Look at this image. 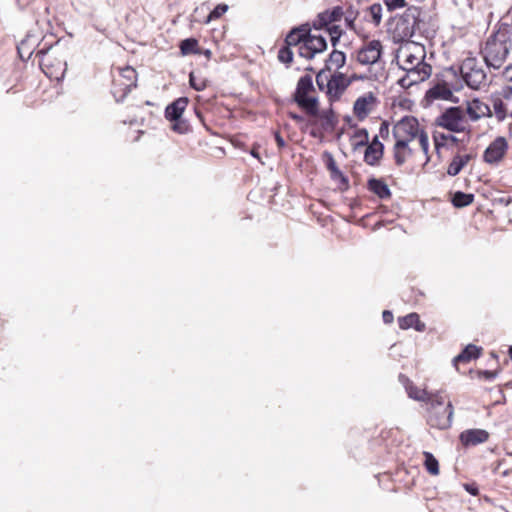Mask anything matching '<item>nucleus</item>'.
Returning a JSON list of instances; mask_svg holds the SVG:
<instances>
[{
    "mask_svg": "<svg viewBox=\"0 0 512 512\" xmlns=\"http://www.w3.org/2000/svg\"><path fill=\"white\" fill-rule=\"evenodd\" d=\"M512 47L509 25L501 24L486 40L481 55L487 67L500 69Z\"/></svg>",
    "mask_w": 512,
    "mask_h": 512,
    "instance_id": "f257e3e1",
    "label": "nucleus"
},
{
    "mask_svg": "<svg viewBox=\"0 0 512 512\" xmlns=\"http://www.w3.org/2000/svg\"><path fill=\"white\" fill-rule=\"evenodd\" d=\"M313 92H315V87L312 76L300 77L293 94V101L310 116L318 115L319 100L317 96L311 94Z\"/></svg>",
    "mask_w": 512,
    "mask_h": 512,
    "instance_id": "f03ea898",
    "label": "nucleus"
},
{
    "mask_svg": "<svg viewBox=\"0 0 512 512\" xmlns=\"http://www.w3.org/2000/svg\"><path fill=\"white\" fill-rule=\"evenodd\" d=\"M421 12L418 7L411 6L397 19L393 38L397 41H406L410 39L419 24Z\"/></svg>",
    "mask_w": 512,
    "mask_h": 512,
    "instance_id": "7ed1b4c3",
    "label": "nucleus"
},
{
    "mask_svg": "<svg viewBox=\"0 0 512 512\" xmlns=\"http://www.w3.org/2000/svg\"><path fill=\"white\" fill-rule=\"evenodd\" d=\"M435 126L453 133L470 132L467 127L465 114L461 107H449L436 117Z\"/></svg>",
    "mask_w": 512,
    "mask_h": 512,
    "instance_id": "20e7f679",
    "label": "nucleus"
},
{
    "mask_svg": "<svg viewBox=\"0 0 512 512\" xmlns=\"http://www.w3.org/2000/svg\"><path fill=\"white\" fill-rule=\"evenodd\" d=\"M425 48L414 42H406L397 50L396 59L401 69L427 64Z\"/></svg>",
    "mask_w": 512,
    "mask_h": 512,
    "instance_id": "39448f33",
    "label": "nucleus"
},
{
    "mask_svg": "<svg viewBox=\"0 0 512 512\" xmlns=\"http://www.w3.org/2000/svg\"><path fill=\"white\" fill-rule=\"evenodd\" d=\"M460 70L464 81L470 88L479 89L486 83L487 75L476 58H466Z\"/></svg>",
    "mask_w": 512,
    "mask_h": 512,
    "instance_id": "423d86ee",
    "label": "nucleus"
},
{
    "mask_svg": "<svg viewBox=\"0 0 512 512\" xmlns=\"http://www.w3.org/2000/svg\"><path fill=\"white\" fill-rule=\"evenodd\" d=\"M421 132L424 130L420 129L418 120L413 116L403 117L393 128L396 141H404L406 144L418 138Z\"/></svg>",
    "mask_w": 512,
    "mask_h": 512,
    "instance_id": "0eeeda50",
    "label": "nucleus"
},
{
    "mask_svg": "<svg viewBox=\"0 0 512 512\" xmlns=\"http://www.w3.org/2000/svg\"><path fill=\"white\" fill-rule=\"evenodd\" d=\"M402 70L405 71V75L398 80V84L405 89L425 81L432 73V67L429 64H422Z\"/></svg>",
    "mask_w": 512,
    "mask_h": 512,
    "instance_id": "6e6552de",
    "label": "nucleus"
},
{
    "mask_svg": "<svg viewBox=\"0 0 512 512\" xmlns=\"http://www.w3.org/2000/svg\"><path fill=\"white\" fill-rule=\"evenodd\" d=\"M382 50L379 40H371L357 51V61L361 65H374L380 60Z\"/></svg>",
    "mask_w": 512,
    "mask_h": 512,
    "instance_id": "1a4fd4ad",
    "label": "nucleus"
},
{
    "mask_svg": "<svg viewBox=\"0 0 512 512\" xmlns=\"http://www.w3.org/2000/svg\"><path fill=\"white\" fill-rule=\"evenodd\" d=\"M352 83L351 79L342 73L336 72L334 73L329 81L326 83V94L330 100V102H335L340 99L342 94L345 92L347 87Z\"/></svg>",
    "mask_w": 512,
    "mask_h": 512,
    "instance_id": "9d476101",
    "label": "nucleus"
},
{
    "mask_svg": "<svg viewBox=\"0 0 512 512\" xmlns=\"http://www.w3.org/2000/svg\"><path fill=\"white\" fill-rule=\"evenodd\" d=\"M453 413L454 410L451 402H448L443 409L429 410L428 424L434 428L447 429L452 424Z\"/></svg>",
    "mask_w": 512,
    "mask_h": 512,
    "instance_id": "9b49d317",
    "label": "nucleus"
},
{
    "mask_svg": "<svg viewBox=\"0 0 512 512\" xmlns=\"http://www.w3.org/2000/svg\"><path fill=\"white\" fill-rule=\"evenodd\" d=\"M50 51H53V47L47 48L45 45L36 51V57L40 58V66L43 72L49 77H53V71L49 70L50 68H55V72H59L60 75L63 76L66 70L65 60H58L57 63L54 64L49 54Z\"/></svg>",
    "mask_w": 512,
    "mask_h": 512,
    "instance_id": "f8f14e48",
    "label": "nucleus"
},
{
    "mask_svg": "<svg viewBox=\"0 0 512 512\" xmlns=\"http://www.w3.org/2000/svg\"><path fill=\"white\" fill-rule=\"evenodd\" d=\"M508 149V143L502 136L497 137L484 151V161L489 164H498Z\"/></svg>",
    "mask_w": 512,
    "mask_h": 512,
    "instance_id": "ddd939ff",
    "label": "nucleus"
},
{
    "mask_svg": "<svg viewBox=\"0 0 512 512\" xmlns=\"http://www.w3.org/2000/svg\"><path fill=\"white\" fill-rule=\"evenodd\" d=\"M489 433L484 429H468L463 431L459 439L464 446H476L488 440Z\"/></svg>",
    "mask_w": 512,
    "mask_h": 512,
    "instance_id": "4468645a",
    "label": "nucleus"
},
{
    "mask_svg": "<svg viewBox=\"0 0 512 512\" xmlns=\"http://www.w3.org/2000/svg\"><path fill=\"white\" fill-rule=\"evenodd\" d=\"M466 112L472 121H477L482 117H491L490 107L479 99H473L468 102Z\"/></svg>",
    "mask_w": 512,
    "mask_h": 512,
    "instance_id": "2eb2a0df",
    "label": "nucleus"
},
{
    "mask_svg": "<svg viewBox=\"0 0 512 512\" xmlns=\"http://www.w3.org/2000/svg\"><path fill=\"white\" fill-rule=\"evenodd\" d=\"M374 100L375 97L372 93L356 99L353 105V112L359 120H364L368 116L370 112L369 106L374 102Z\"/></svg>",
    "mask_w": 512,
    "mask_h": 512,
    "instance_id": "dca6fc26",
    "label": "nucleus"
},
{
    "mask_svg": "<svg viewBox=\"0 0 512 512\" xmlns=\"http://www.w3.org/2000/svg\"><path fill=\"white\" fill-rule=\"evenodd\" d=\"M121 78L125 81H120L117 85L123 91L122 97L126 96L131 90L136 87L137 73L132 67H126L121 71Z\"/></svg>",
    "mask_w": 512,
    "mask_h": 512,
    "instance_id": "f3484780",
    "label": "nucleus"
},
{
    "mask_svg": "<svg viewBox=\"0 0 512 512\" xmlns=\"http://www.w3.org/2000/svg\"><path fill=\"white\" fill-rule=\"evenodd\" d=\"M308 32H310L308 24L293 28L285 38L286 46L291 47L301 45L306 39Z\"/></svg>",
    "mask_w": 512,
    "mask_h": 512,
    "instance_id": "a211bd4d",
    "label": "nucleus"
},
{
    "mask_svg": "<svg viewBox=\"0 0 512 512\" xmlns=\"http://www.w3.org/2000/svg\"><path fill=\"white\" fill-rule=\"evenodd\" d=\"M188 104V99L186 97H180L169 104L165 109V117L168 120H177L182 117L183 112L185 111Z\"/></svg>",
    "mask_w": 512,
    "mask_h": 512,
    "instance_id": "6ab92c4d",
    "label": "nucleus"
},
{
    "mask_svg": "<svg viewBox=\"0 0 512 512\" xmlns=\"http://www.w3.org/2000/svg\"><path fill=\"white\" fill-rule=\"evenodd\" d=\"M426 96L432 100L442 99V100H450V101L456 102L454 100L453 92L451 91L449 86L445 83H442V84L439 83V84H436L435 86H433L432 88H430L427 91Z\"/></svg>",
    "mask_w": 512,
    "mask_h": 512,
    "instance_id": "aec40b11",
    "label": "nucleus"
},
{
    "mask_svg": "<svg viewBox=\"0 0 512 512\" xmlns=\"http://www.w3.org/2000/svg\"><path fill=\"white\" fill-rule=\"evenodd\" d=\"M413 153V150L404 141H396L393 147V156L397 166H402L408 157Z\"/></svg>",
    "mask_w": 512,
    "mask_h": 512,
    "instance_id": "412c9836",
    "label": "nucleus"
},
{
    "mask_svg": "<svg viewBox=\"0 0 512 512\" xmlns=\"http://www.w3.org/2000/svg\"><path fill=\"white\" fill-rule=\"evenodd\" d=\"M38 42V37L34 35L28 34L25 39H23L20 44L17 46L18 54L21 59H29L31 55L35 52V46Z\"/></svg>",
    "mask_w": 512,
    "mask_h": 512,
    "instance_id": "4be33fe9",
    "label": "nucleus"
},
{
    "mask_svg": "<svg viewBox=\"0 0 512 512\" xmlns=\"http://www.w3.org/2000/svg\"><path fill=\"white\" fill-rule=\"evenodd\" d=\"M472 158H473V155H471V154H465V155L456 154L452 158L450 164L448 165L447 174L449 176L458 175Z\"/></svg>",
    "mask_w": 512,
    "mask_h": 512,
    "instance_id": "5701e85b",
    "label": "nucleus"
},
{
    "mask_svg": "<svg viewBox=\"0 0 512 512\" xmlns=\"http://www.w3.org/2000/svg\"><path fill=\"white\" fill-rule=\"evenodd\" d=\"M343 15V10L340 6L334 7L332 10H327L318 15V27L328 26L329 24L339 21Z\"/></svg>",
    "mask_w": 512,
    "mask_h": 512,
    "instance_id": "b1692460",
    "label": "nucleus"
},
{
    "mask_svg": "<svg viewBox=\"0 0 512 512\" xmlns=\"http://www.w3.org/2000/svg\"><path fill=\"white\" fill-rule=\"evenodd\" d=\"M367 186L380 199H388L391 196L388 185L382 179L371 178L368 180Z\"/></svg>",
    "mask_w": 512,
    "mask_h": 512,
    "instance_id": "393cba45",
    "label": "nucleus"
},
{
    "mask_svg": "<svg viewBox=\"0 0 512 512\" xmlns=\"http://www.w3.org/2000/svg\"><path fill=\"white\" fill-rule=\"evenodd\" d=\"M480 351L481 349L476 345H467L465 349L454 358V365L457 367L460 362H469L472 359L478 358L480 356Z\"/></svg>",
    "mask_w": 512,
    "mask_h": 512,
    "instance_id": "a878e982",
    "label": "nucleus"
},
{
    "mask_svg": "<svg viewBox=\"0 0 512 512\" xmlns=\"http://www.w3.org/2000/svg\"><path fill=\"white\" fill-rule=\"evenodd\" d=\"M399 327L401 329H409L414 327L417 331H423L425 325L420 322L419 316L416 313H410L404 317L399 318Z\"/></svg>",
    "mask_w": 512,
    "mask_h": 512,
    "instance_id": "bb28decb",
    "label": "nucleus"
},
{
    "mask_svg": "<svg viewBox=\"0 0 512 512\" xmlns=\"http://www.w3.org/2000/svg\"><path fill=\"white\" fill-rule=\"evenodd\" d=\"M305 41L310 46V49H312L315 55L327 49L326 39L321 35H312L310 32H308Z\"/></svg>",
    "mask_w": 512,
    "mask_h": 512,
    "instance_id": "cd10ccee",
    "label": "nucleus"
},
{
    "mask_svg": "<svg viewBox=\"0 0 512 512\" xmlns=\"http://www.w3.org/2000/svg\"><path fill=\"white\" fill-rule=\"evenodd\" d=\"M346 55L344 52L334 49L330 55L329 59L326 61V70L330 71L332 67L336 69H340L345 65Z\"/></svg>",
    "mask_w": 512,
    "mask_h": 512,
    "instance_id": "c85d7f7f",
    "label": "nucleus"
},
{
    "mask_svg": "<svg viewBox=\"0 0 512 512\" xmlns=\"http://www.w3.org/2000/svg\"><path fill=\"white\" fill-rule=\"evenodd\" d=\"M425 402L431 405L430 410L443 409L446 406L445 397L442 391L427 392V399Z\"/></svg>",
    "mask_w": 512,
    "mask_h": 512,
    "instance_id": "c756f323",
    "label": "nucleus"
},
{
    "mask_svg": "<svg viewBox=\"0 0 512 512\" xmlns=\"http://www.w3.org/2000/svg\"><path fill=\"white\" fill-rule=\"evenodd\" d=\"M383 156V150L378 147H366L364 154V161L371 166H374L378 163V161Z\"/></svg>",
    "mask_w": 512,
    "mask_h": 512,
    "instance_id": "7c9ffc66",
    "label": "nucleus"
},
{
    "mask_svg": "<svg viewBox=\"0 0 512 512\" xmlns=\"http://www.w3.org/2000/svg\"><path fill=\"white\" fill-rule=\"evenodd\" d=\"M474 200L473 194L457 191L454 193L452 203L455 207L462 208L470 205Z\"/></svg>",
    "mask_w": 512,
    "mask_h": 512,
    "instance_id": "2f4dec72",
    "label": "nucleus"
},
{
    "mask_svg": "<svg viewBox=\"0 0 512 512\" xmlns=\"http://www.w3.org/2000/svg\"><path fill=\"white\" fill-rule=\"evenodd\" d=\"M315 117H319L322 119V127L326 130L328 129H334L335 125H336V119H335V116H334V112L332 109H329L327 111H322V112H319L318 111V115H316Z\"/></svg>",
    "mask_w": 512,
    "mask_h": 512,
    "instance_id": "473e14b6",
    "label": "nucleus"
},
{
    "mask_svg": "<svg viewBox=\"0 0 512 512\" xmlns=\"http://www.w3.org/2000/svg\"><path fill=\"white\" fill-rule=\"evenodd\" d=\"M425 457V468L431 475L439 474V463L438 460L434 457V455L430 452H424Z\"/></svg>",
    "mask_w": 512,
    "mask_h": 512,
    "instance_id": "72a5a7b5",
    "label": "nucleus"
},
{
    "mask_svg": "<svg viewBox=\"0 0 512 512\" xmlns=\"http://www.w3.org/2000/svg\"><path fill=\"white\" fill-rule=\"evenodd\" d=\"M198 41L195 38H187L181 41L180 50L183 55L198 53Z\"/></svg>",
    "mask_w": 512,
    "mask_h": 512,
    "instance_id": "f704fd0d",
    "label": "nucleus"
},
{
    "mask_svg": "<svg viewBox=\"0 0 512 512\" xmlns=\"http://www.w3.org/2000/svg\"><path fill=\"white\" fill-rule=\"evenodd\" d=\"M433 138H434V142H435V148L437 151H439V149L445 145V141L449 140L453 143L458 142V138L456 136H454L452 134H444V133L437 132V131L434 132Z\"/></svg>",
    "mask_w": 512,
    "mask_h": 512,
    "instance_id": "c9c22d12",
    "label": "nucleus"
},
{
    "mask_svg": "<svg viewBox=\"0 0 512 512\" xmlns=\"http://www.w3.org/2000/svg\"><path fill=\"white\" fill-rule=\"evenodd\" d=\"M190 86L196 91H202L207 87V79L198 75L196 72H191L189 75Z\"/></svg>",
    "mask_w": 512,
    "mask_h": 512,
    "instance_id": "e433bc0d",
    "label": "nucleus"
},
{
    "mask_svg": "<svg viewBox=\"0 0 512 512\" xmlns=\"http://www.w3.org/2000/svg\"><path fill=\"white\" fill-rule=\"evenodd\" d=\"M406 391L410 398L425 402L427 399V392L425 389H420L414 386L412 383L406 386Z\"/></svg>",
    "mask_w": 512,
    "mask_h": 512,
    "instance_id": "4c0bfd02",
    "label": "nucleus"
},
{
    "mask_svg": "<svg viewBox=\"0 0 512 512\" xmlns=\"http://www.w3.org/2000/svg\"><path fill=\"white\" fill-rule=\"evenodd\" d=\"M328 168L331 171V175L333 179L339 180L341 184L348 186V179L343 175V173L337 168L335 161L331 158L328 163Z\"/></svg>",
    "mask_w": 512,
    "mask_h": 512,
    "instance_id": "58836bf2",
    "label": "nucleus"
},
{
    "mask_svg": "<svg viewBox=\"0 0 512 512\" xmlns=\"http://www.w3.org/2000/svg\"><path fill=\"white\" fill-rule=\"evenodd\" d=\"M353 139L356 141V147L366 146L369 142V133L365 128L357 129L353 134Z\"/></svg>",
    "mask_w": 512,
    "mask_h": 512,
    "instance_id": "ea45409f",
    "label": "nucleus"
},
{
    "mask_svg": "<svg viewBox=\"0 0 512 512\" xmlns=\"http://www.w3.org/2000/svg\"><path fill=\"white\" fill-rule=\"evenodd\" d=\"M170 121L173 123L171 126L172 130L179 134H185L190 129L189 123L186 120H184L182 117L178 118L177 120H170Z\"/></svg>",
    "mask_w": 512,
    "mask_h": 512,
    "instance_id": "a19ab883",
    "label": "nucleus"
},
{
    "mask_svg": "<svg viewBox=\"0 0 512 512\" xmlns=\"http://www.w3.org/2000/svg\"><path fill=\"white\" fill-rule=\"evenodd\" d=\"M369 13L375 26L381 23L382 19V6L379 3H374L369 7Z\"/></svg>",
    "mask_w": 512,
    "mask_h": 512,
    "instance_id": "79ce46f5",
    "label": "nucleus"
},
{
    "mask_svg": "<svg viewBox=\"0 0 512 512\" xmlns=\"http://www.w3.org/2000/svg\"><path fill=\"white\" fill-rule=\"evenodd\" d=\"M494 113L499 121H502L506 117V107L504 102L500 98H496L493 101Z\"/></svg>",
    "mask_w": 512,
    "mask_h": 512,
    "instance_id": "37998d69",
    "label": "nucleus"
},
{
    "mask_svg": "<svg viewBox=\"0 0 512 512\" xmlns=\"http://www.w3.org/2000/svg\"><path fill=\"white\" fill-rule=\"evenodd\" d=\"M278 59L282 63L290 64L293 60V52L290 47H282L278 52Z\"/></svg>",
    "mask_w": 512,
    "mask_h": 512,
    "instance_id": "c03bdc74",
    "label": "nucleus"
},
{
    "mask_svg": "<svg viewBox=\"0 0 512 512\" xmlns=\"http://www.w3.org/2000/svg\"><path fill=\"white\" fill-rule=\"evenodd\" d=\"M228 10V5L219 4L217 5L208 15L207 22L220 18Z\"/></svg>",
    "mask_w": 512,
    "mask_h": 512,
    "instance_id": "a18cd8bd",
    "label": "nucleus"
},
{
    "mask_svg": "<svg viewBox=\"0 0 512 512\" xmlns=\"http://www.w3.org/2000/svg\"><path fill=\"white\" fill-rule=\"evenodd\" d=\"M418 140H419L420 147H421L423 153L426 156V161H429L430 160V157L428 155V151H429V138H428L427 133L425 131L421 132L420 136L418 137Z\"/></svg>",
    "mask_w": 512,
    "mask_h": 512,
    "instance_id": "49530a36",
    "label": "nucleus"
},
{
    "mask_svg": "<svg viewBox=\"0 0 512 512\" xmlns=\"http://www.w3.org/2000/svg\"><path fill=\"white\" fill-rule=\"evenodd\" d=\"M330 77L326 74V70L323 69L316 75V83L318 88L323 91L326 89V83L329 81Z\"/></svg>",
    "mask_w": 512,
    "mask_h": 512,
    "instance_id": "de8ad7c7",
    "label": "nucleus"
},
{
    "mask_svg": "<svg viewBox=\"0 0 512 512\" xmlns=\"http://www.w3.org/2000/svg\"><path fill=\"white\" fill-rule=\"evenodd\" d=\"M299 55L306 59H312L315 56V53L310 49V46L305 40L301 45H299Z\"/></svg>",
    "mask_w": 512,
    "mask_h": 512,
    "instance_id": "09e8293b",
    "label": "nucleus"
},
{
    "mask_svg": "<svg viewBox=\"0 0 512 512\" xmlns=\"http://www.w3.org/2000/svg\"><path fill=\"white\" fill-rule=\"evenodd\" d=\"M384 4L386 5L389 11H393L399 8H403L406 6L405 0H384Z\"/></svg>",
    "mask_w": 512,
    "mask_h": 512,
    "instance_id": "8fccbe9b",
    "label": "nucleus"
},
{
    "mask_svg": "<svg viewBox=\"0 0 512 512\" xmlns=\"http://www.w3.org/2000/svg\"><path fill=\"white\" fill-rule=\"evenodd\" d=\"M327 31L330 35V38L333 36L341 37V35L343 33L342 29L338 25H332V26L328 27Z\"/></svg>",
    "mask_w": 512,
    "mask_h": 512,
    "instance_id": "3c124183",
    "label": "nucleus"
},
{
    "mask_svg": "<svg viewBox=\"0 0 512 512\" xmlns=\"http://www.w3.org/2000/svg\"><path fill=\"white\" fill-rule=\"evenodd\" d=\"M379 134L382 138L388 137L389 135V124L387 121H383L379 128Z\"/></svg>",
    "mask_w": 512,
    "mask_h": 512,
    "instance_id": "603ef678",
    "label": "nucleus"
},
{
    "mask_svg": "<svg viewBox=\"0 0 512 512\" xmlns=\"http://www.w3.org/2000/svg\"><path fill=\"white\" fill-rule=\"evenodd\" d=\"M274 138H275V141H276L277 146H278L279 149H282V148L286 147V142H285L284 138L280 135V133L278 131L274 132Z\"/></svg>",
    "mask_w": 512,
    "mask_h": 512,
    "instance_id": "864d4df0",
    "label": "nucleus"
},
{
    "mask_svg": "<svg viewBox=\"0 0 512 512\" xmlns=\"http://www.w3.org/2000/svg\"><path fill=\"white\" fill-rule=\"evenodd\" d=\"M366 146L374 148L379 146V148L384 151V145L379 141L378 136H375L372 142L370 144L368 143Z\"/></svg>",
    "mask_w": 512,
    "mask_h": 512,
    "instance_id": "5fc2aeb1",
    "label": "nucleus"
},
{
    "mask_svg": "<svg viewBox=\"0 0 512 512\" xmlns=\"http://www.w3.org/2000/svg\"><path fill=\"white\" fill-rule=\"evenodd\" d=\"M383 321L385 323H392L393 322V314L391 311L385 310L382 314Z\"/></svg>",
    "mask_w": 512,
    "mask_h": 512,
    "instance_id": "6e6d98bb",
    "label": "nucleus"
},
{
    "mask_svg": "<svg viewBox=\"0 0 512 512\" xmlns=\"http://www.w3.org/2000/svg\"><path fill=\"white\" fill-rule=\"evenodd\" d=\"M288 116L293 119L294 121H296L297 123H301L304 121V117L302 115H299L297 113H294V112H289L288 113Z\"/></svg>",
    "mask_w": 512,
    "mask_h": 512,
    "instance_id": "4d7b16f0",
    "label": "nucleus"
},
{
    "mask_svg": "<svg viewBox=\"0 0 512 512\" xmlns=\"http://www.w3.org/2000/svg\"><path fill=\"white\" fill-rule=\"evenodd\" d=\"M482 375L488 379V380H492L496 377L497 373L495 371H488V370H485L482 372Z\"/></svg>",
    "mask_w": 512,
    "mask_h": 512,
    "instance_id": "13d9d810",
    "label": "nucleus"
},
{
    "mask_svg": "<svg viewBox=\"0 0 512 512\" xmlns=\"http://www.w3.org/2000/svg\"><path fill=\"white\" fill-rule=\"evenodd\" d=\"M504 75L512 81V66H508L505 68Z\"/></svg>",
    "mask_w": 512,
    "mask_h": 512,
    "instance_id": "bf43d9fd",
    "label": "nucleus"
},
{
    "mask_svg": "<svg viewBox=\"0 0 512 512\" xmlns=\"http://www.w3.org/2000/svg\"><path fill=\"white\" fill-rule=\"evenodd\" d=\"M348 79H351L353 82L355 80H364V79H366V76L354 74L351 77H349Z\"/></svg>",
    "mask_w": 512,
    "mask_h": 512,
    "instance_id": "052dcab7",
    "label": "nucleus"
},
{
    "mask_svg": "<svg viewBox=\"0 0 512 512\" xmlns=\"http://www.w3.org/2000/svg\"><path fill=\"white\" fill-rule=\"evenodd\" d=\"M339 39H340V37H338V36L331 37V44L333 47H335L338 44Z\"/></svg>",
    "mask_w": 512,
    "mask_h": 512,
    "instance_id": "680f3d73",
    "label": "nucleus"
},
{
    "mask_svg": "<svg viewBox=\"0 0 512 512\" xmlns=\"http://www.w3.org/2000/svg\"><path fill=\"white\" fill-rule=\"evenodd\" d=\"M466 490L471 493L472 495H476L477 494V488H472L471 486L467 485L466 486Z\"/></svg>",
    "mask_w": 512,
    "mask_h": 512,
    "instance_id": "e2e57ef3",
    "label": "nucleus"
},
{
    "mask_svg": "<svg viewBox=\"0 0 512 512\" xmlns=\"http://www.w3.org/2000/svg\"><path fill=\"white\" fill-rule=\"evenodd\" d=\"M250 154H251L253 157L257 158V159H260L259 153L257 152V150H256L255 148H253V149L251 150Z\"/></svg>",
    "mask_w": 512,
    "mask_h": 512,
    "instance_id": "0e129e2a",
    "label": "nucleus"
},
{
    "mask_svg": "<svg viewBox=\"0 0 512 512\" xmlns=\"http://www.w3.org/2000/svg\"><path fill=\"white\" fill-rule=\"evenodd\" d=\"M346 22H347V24H348V26H349L350 28H352V27H353V23H354V20H353V19H351V20H350V19L346 18Z\"/></svg>",
    "mask_w": 512,
    "mask_h": 512,
    "instance_id": "69168bd1",
    "label": "nucleus"
},
{
    "mask_svg": "<svg viewBox=\"0 0 512 512\" xmlns=\"http://www.w3.org/2000/svg\"><path fill=\"white\" fill-rule=\"evenodd\" d=\"M204 54H205V56H206L207 58H210V56H211V51H210V50H205Z\"/></svg>",
    "mask_w": 512,
    "mask_h": 512,
    "instance_id": "338daca9",
    "label": "nucleus"
},
{
    "mask_svg": "<svg viewBox=\"0 0 512 512\" xmlns=\"http://www.w3.org/2000/svg\"><path fill=\"white\" fill-rule=\"evenodd\" d=\"M509 354H510V357L512 358V346L509 349Z\"/></svg>",
    "mask_w": 512,
    "mask_h": 512,
    "instance_id": "774afa93",
    "label": "nucleus"
}]
</instances>
